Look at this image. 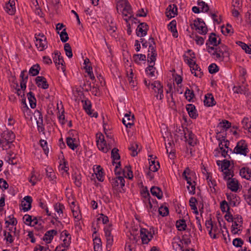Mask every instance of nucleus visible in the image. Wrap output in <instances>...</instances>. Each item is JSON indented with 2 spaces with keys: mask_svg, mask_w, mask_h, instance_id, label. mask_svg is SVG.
Instances as JSON below:
<instances>
[{
  "mask_svg": "<svg viewBox=\"0 0 251 251\" xmlns=\"http://www.w3.org/2000/svg\"><path fill=\"white\" fill-rule=\"evenodd\" d=\"M230 151L234 153L240 154L246 156L248 152L247 144L245 140H241L237 143L233 151H232L231 149H230Z\"/></svg>",
  "mask_w": 251,
  "mask_h": 251,
  "instance_id": "nucleus-1",
  "label": "nucleus"
},
{
  "mask_svg": "<svg viewBox=\"0 0 251 251\" xmlns=\"http://www.w3.org/2000/svg\"><path fill=\"white\" fill-rule=\"evenodd\" d=\"M96 138L97 139V145L99 149L103 152H107L109 150V148L104 140V135L101 133L97 134Z\"/></svg>",
  "mask_w": 251,
  "mask_h": 251,
  "instance_id": "nucleus-2",
  "label": "nucleus"
},
{
  "mask_svg": "<svg viewBox=\"0 0 251 251\" xmlns=\"http://www.w3.org/2000/svg\"><path fill=\"white\" fill-rule=\"evenodd\" d=\"M151 89L156 93L155 96L157 99L161 100L163 98V87L159 81H155L151 84Z\"/></svg>",
  "mask_w": 251,
  "mask_h": 251,
  "instance_id": "nucleus-3",
  "label": "nucleus"
},
{
  "mask_svg": "<svg viewBox=\"0 0 251 251\" xmlns=\"http://www.w3.org/2000/svg\"><path fill=\"white\" fill-rule=\"evenodd\" d=\"M54 54L55 57H57V59L54 58V62L55 63L57 69L64 72L65 71V69L64 66L65 62L63 57L61 56L60 52L58 50L54 51Z\"/></svg>",
  "mask_w": 251,
  "mask_h": 251,
  "instance_id": "nucleus-4",
  "label": "nucleus"
},
{
  "mask_svg": "<svg viewBox=\"0 0 251 251\" xmlns=\"http://www.w3.org/2000/svg\"><path fill=\"white\" fill-rule=\"evenodd\" d=\"M140 235L143 244H148L153 238V235L148 230L143 228L140 229Z\"/></svg>",
  "mask_w": 251,
  "mask_h": 251,
  "instance_id": "nucleus-5",
  "label": "nucleus"
},
{
  "mask_svg": "<svg viewBox=\"0 0 251 251\" xmlns=\"http://www.w3.org/2000/svg\"><path fill=\"white\" fill-rule=\"evenodd\" d=\"M134 115H131V112H129L128 113H126L125 115V117L122 120L123 124L127 127L128 126L131 127V126L134 125Z\"/></svg>",
  "mask_w": 251,
  "mask_h": 251,
  "instance_id": "nucleus-6",
  "label": "nucleus"
},
{
  "mask_svg": "<svg viewBox=\"0 0 251 251\" xmlns=\"http://www.w3.org/2000/svg\"><path fill=\"white\" fill-rule=\"evenodd\" d=\"M83 103V108L86 112L90 116L97 118L98 117V113L95 112L92 115V110H91V102L90 100H82Z\"/></svg>",
  "mask_w": 251,
  "mask_h": 251,
  "instance_id": "nucleus-7",
  "label": "nucleus"
},
{
  "mask_svg": "<svg viewBox=\"0 0 251 251\" xmlns=\"http://www.w3.org/2000/svg\"><path fill=\"white\" fill-rule=\"evenodd\" d=\"M38 36H41V38H38L35 37L36 38V46H39L38 48H41L40 50H43L45 49V47H47V42L46 41V38L44 35H41L39 34Z\"/></svg>",
  "mask_w": 251,
  "mask_h": 251,
  "instance_id": "nucleus-8",
  "label": "nucleus"
},
{
  "mask_svg": "<svg viewBox=\"0 0 251 251\" xmlns=\"http://www.w3.org/2000/svg\"><path fill=\"white\" fill-rule=\"evenodd\" d=\"M24 200L25 201V202L24 201H22L21 206H22V209L24 212L29 210L31 207V203L32 202V198L30 196H27L24 197Z\"/></svg>",
  "mask_w": 251,
  "mask_h": 251,
  "instance_id": "nucleus-9",
  "label": "nucleus"
},
{
  "mask_svg": "<svg viewBox=\"0 0 251 251\" xmlns=\"http://www.w3.org/2000/svg\"><path fill=\"white\" fill-rule=\"evenodd\" d=\"M35 82L38 87H41L44 89H46L49 87V84L47 81V80L44 76H37L35 78Z\"/></svg>",
  "mask_w": 251,
  "mask_h": 251,
  "instance_id": "nucleus-10",
  "label": "nucleus"
},
{
  "mask_svg": "<svg viewBox=\"0 0 251 251\" xmlns=\"http://www.w3.org/2000/svg\"><path fill=\"white\" fill-rule=\"evenodd\" d=\"M186 130L188 132V135H186V133L185 132V130H183V131L184 132V137L186 139V141L188 142L189 145L194 146L196 144V139L195 138V135L192 131H189L187 128Z\"/></svg>",
  "mask_w": 251,
  "mask_h": 251,
  "instance_id": "nucleus-11",
  "label": "nucleus"
},
{
  "mask_svg": "<svg viewBox=\"0 0 251 251\" xmlns=\"http://www.w3.org/2000/svg\"><path fill=\"white\" fill-rule=\"evenodd\" d=\"M204 98L203 102L205 106L210 107L216 104V101L212 94L208 93L206 94Z\"/></svg>",
  "mask_w": 251,
  "mask_h": 251,
  "instance_id": "nucleus-12",
  "label": "nucleus"
},
{
  "mask_svg": "<svg viewBox=\"0 0 251 251\" xmlns=\"http://www.w3.org/2000/svg\"><path fill=\"white\" fill-rule=\"evenodd\" d=\"M240 175L247 180H251V169L249 167H243L240 170Z\"/></svg>",
  "mask_w": 251,
  "mask_h": 251,
  "instance_id": "nucleus-13",
  "label": "nucleus"
},
{
  "mask_svg": "<svg viewBox=\"0 0 251 251\" xmlns=\"http://www.w3.org/2000/svg\"><path fill=\"white\" fill-rule=\"evenodd\" d=\"M186 108L191 118L196 119L198 117V115L197 113L195 105L192 104H188L186 105Z\"/></svg>",
  "mask_w": 251,
  "mask_h": 251,
  "instance_id": "nucleus-14",
  "label": "nucleus"
},
{
  "mask_svg": "<svg viewBox=\"0 0 251 251\" xmlns=\"http://www.w3.org/2000/svg\"><path fill=\"white\" fill-rule=\"evenodd\" d=\"M227 187L233 192H236L239 188L238 181L235 178L230 179L227 183Z\"/></svg>",
  "mask_w": 251,
  "mask_h": 251,
  "instance_id": "nucleus-15",
  "label": "nucleus"
},
{
  "mask_svg": "<svg viewBox=\"0 0 251 251\" xmlns=\"http://www.w3.org/2000/svg\"><path fill=\"white\" fill-rule=\"evenodd\" d=\"M5 9L9 15H14L15 12L14 0H9L8 2L6 4Z\"/></svg>",
  "mask_w": 251,
  "mask_h": 251,
  "instance_id": "nucleus-16",
  "label": "nucleus"
},
{
  "mask_svg": "<svg viewBox=\"0 0 251 251\" xmlns=\"http://www.w3.org/2000/svg\"><path fill=\"white\" fill-rule=\"evenodd\" d=\"M4 140L7 144H11L13 142L15 138V135L12 131H6V133H4Z\"/></svg>",
  "mask_w": 251,
  "mask_h": 251,
  "instance_id": "nucleus-17",
  "label": "nucleus"
},
{
  "mask_svg": "<svg viewBox=\"0 0 251 251\" xmlns=\"http://www.w3.org/2000/svg\"><path fill=\"white\" fill-rule=\"evenodd\" d=\"M166 10H169V12H171L169 14H168V12H166V16L168 18H171L174 17L177 14V8L176 4L169 5Z\"/></svg>",
  "mask_w": 251,
  "mask_h": 251,
  "instance_id": "nucleus-18",
  "label": "nucleus"
},
{
  "mask_svg": "<svg viewBox=\"0 0 251 251\" xmlns=\"http://www.w3.org/2000/svg\"><path fill=\"white\" fill-rule=\"evenodd\" d=\"M151 193L153 196L156 197L158 199H161L163 197V192L159 187L152 186L151 189Z\"/></svg>",
  "mask_w": 251,
  "mask_h": 251,
  "instance_id": "nucleus-19",
  "label": "nucleus"
},
{
  "mask_svg": "<svg viewBox=\"0 0 251 251\" xmlns=\"http://www.w3.org/2000/svg\"><path fill=\"white\" fill-rule=\"evenodd\" d=\"M176 20H173L168 25V28L169 30L172 32L173 36L175 38L178 37V33L176 29Z\"/></svg>",
  "mask_w": 251,
  "mask_h": 251,
  "instance_id": "nucleus-20",
  "label": "nucleus"
},
{
  "mask_svg": "<svg viewBox=\"0 0 251 251\" xmlns=\"http://www.w3.org/2000/svg\"><path fill=\"white\" fill-rule=\"evenodd\" d=\"M199 22H201V25L196 28L197 30H198V32L201 34L205 35L207 33L208 29L207 27L205 25L204 21L201 19H198Z\"/></svg>",
  "mask_w": 251,
  "mask_h": 251,
  "instance_id": "nucleus-21",
  "label": "nucleus"
},
{
  "mask_svg": "<svg viewBox=\"0 0 251 251\" xmlns=\"http://www.w3.org/2000/svg\"><path fill=\"white\" fill-rule=\"evenodd\" d=\"M27 97L29 102V104L31 108H34L36 106V100L34 94L29 92L27 94Z\"/></svg>",
  "mask_w": 251,
  "mask_h": 251,
  "instance_id": "nucleus-22",
  "label": "nucleus"
},
{
  "mask_svg": "<svg viewBox=\"0 0 251 251\" xmlns=\"http://www.w3.org/2000/svg\"><path fill=\"white\" fill-rule=\"evenodd\" d=\"M121 11L122 12L123 16H127L129 15V18H133L132 10L130 4H128L127 6H126V7L124 8L122 10H121Z\"/></svg>",
  "mask_w": 251,
  "mask_h": 251,
  "instance_id": "nucleus-23",
  "label": "nucleus"
},
{
  "mask_svg": "<svg viewBox=\"0 0 251 251\" xmlns=\"http://www.w3.org/2000/svg\"><path fill=\"white\" fill-rule=\"evenodd\" d=\"M176 226L179 231H184L186 229L187 225L185 220L184 219L177 221Z\"/></svg>",
  "mask_w": 251,
  "mask_h": 251,
  "instance_id": "nucleus-24",
  "label": "nucleus"
},
{
  "mask_svg": "<svg viewBox=\"0 0 251 251\" xmlns=\"http://www.w3.org/2000/svg\"><path fill=\"white\" fill-rule=\"evenodd\" d=\"M40 69V65L38 64H36L30 68L29 74L32 76H36L39 74Z\"/></svg>",
  "mask_w": 251,
  "mask_h": 251,
  "instance_id": "nucleus-25",
  "label": "nucleus"
},
{
  "mask_svg": "<svg viewBox=\"0 0 251 251\" xmlns=\"http://www.w3.org/2000/svg\"><path fill=\"white\" fill-rule=\"evenodd\" d=\"M236 44L248 54H251V45L248 46L246 44L241 42L237 41Z\"/></svg>",
  "mask_w": 251,
  "mask_h": 251,
  "instance_id": "nucleus-26",
  "label": "nucleus"
},
{
  "mask_svg": "<svg viewBox=\"0 0 251 251\" xmlns=\"http://www.w3.org/2000/svg\"><path fill=\"white\" fill-rule=\"evenodd\" d=\"M192 172L188 167H187L182 173V177L187 181L192 180L191 176L192 175Z\"/></svg>",
  "mask_w": 251,
  "mask_h": 251,
  "instance_id": "nucleus-27",
  "label": "nucleus"
},
{
  "mask_svg": "<svg viewBox=\"0 0 251 251\" xmlns=\"http://www.w3.org/2000/svg\"><path fill=\"white\" fill-rule=\"evenodd\" d=\"M118 151L119 150L116 148L113 149L111 151V157L113 159V165H114V163H116V162H115V160H119L120 159V156L118 153Z\"/></svg>",
  "mask_w": 251,
  "mask_h": 251,
  "instance_id": "nucleus-28",
  "label": "nucleus"
},
{
  "mask_svg": "<svg viewBox=\"0 0 251 251\" xmlns=\"http://www.w3.org/2000/svg\"><path fill=\"white\" fill-rule=\"evenodd\" d=\"M129 3L127 0H119L117 3V10L118 12L119 10H122L124 8L129 4Z\"/></svg>",
  "mask_w": 251,
  "mask_h": 251,
  "instance_id": "nucleus-29",
  "label": "nucleus"
},
{
  "mask_svg": "<svg viewBox=\"0 0 251 251\" xmlns=\"http://www.w3.org/2000/svg\"><path fill=\"white\" fill-rule=\"evenodd\" d=\"M75 140V138L73 139L71 137H67L66 139L67 145L73 150H75L77 147L76 144L74 143Z\"/></svg>",
  "mask_w": 251,
  "mask_h": 251,
  "instance_id": "nucleus-30",
  "label": "nucleus"
},
{
  "mask_svg": "<svg viewBox=\"0 0 251 251\" xmlns=\"http://www.w3.org/2000/svg\"><path fill=\"white\" fill-rule=\"evenodd\" d=\"M57 33L60 35V40L63 43L66 42L69 40L68 34L64 28L61 32L57 31Z\"/></svg>",
  "mask_w": 251,
  "mask_h": 251,
  "instance_id": "nucleus-31",
  "label": "nucleus"
},
{
  "mask_svg": "<svg viewBox=\"0 0 251 251\" xmlns=\"http://www.w3.org/2000/svg\"><path fill=\"white\" fill-rule=\"evenodd\" d=\"M73 178L75 179L74 183L75 185L78 187H80L81 185V176L80 174H77L75 173L73 176Z\"/></svg>",
  "mask_w": 251,
  "mask_h": 251,
  "instance_id": "nucleus-32",
  "label": "nucleus"
},
{
  "mask_svg": "<svg viewBox=\"0 0 251 251\" xmlns=\"http://www.w3.org/2000/svg\"><path fill=\"white\" fill-rule=\"evenodd\" d=\"M215 50H216L217 52H219L221 53L223 55H224L225 53L228 52V48L224 44H221L220 46L215 48Z\"/></svg>",
  "mask_w": 251,
  "mask_h": 251,
  "instance_id": "nucleus-33",
  "label": "nucleus"
},
{
  "mask_svg": "<svg viewBox=\"0 0 251 251\" xmlns=\"http://www.w3.org/2000/svg\"><path fill=\"white\" fill-rule=\"evenodd\" d=\"M138 148V145L134 143L130 145V147L128 148V149L132 151L131 155L132 156H135L138 154V151H137Z\"/></svg>",
  "mask_w": 251,
  "mask_h": 251,
  "instance_id": "nucleus-34",
  "label": "nucleus"
},
{
  "mask_svg": "<svg viewBox=\"0 0 251 251\" xmlns=\"http://www.w3.org/2000/svg\"><path fill=\"white\" fill-rule=\"evenodd\" d=\"M64 50L65 51L66 55L71 58L73 56L72 50L70 45L69 43H65L64 45Z\"/></svg>",
  "mask_w": 251,
  "mask_h": 251,
  "instance_id": "nucleus-35",
  "label": "nucleus"
},
{
  "mask_svg": "<svg viewBox=\"0 0 251 251\" xmlns=\"http://www.w3.org/2000/svg\"><path fill=\"white\" fill-rule=\"evenodd\" d=\"M186 99L189 101H191L192 99L194 97L195 94L193 90H190L189 88H187L184 93Z\"/></svg>",
  "mask_w": 251,
  "mask_h": 251,
  "instance_id": "nucleus-36",
  "label": "nucleus"
},
{
  "mask_svg": "<svg viewBox=\"0 0 251 251\" xmlns=\"http://www.w3.org/2000/svg\"><path fill=\"white\" fill-rule=\"evenodd\" d=\"M146 55L143 54H134L133 56L134 61L138 64L139 63L140 61L146 60Z\"/></svg>",
  "mask_w": 251,
  "mask_h": 251,
  "instance_id": "nucleus-37",
  "label": "nucleus"
},
{
  "mask_svg": "<svg viewBox=\"0 0 251 251\" xmlns=\"http://www.w3.org/2000/svg\"><path fill=\"white\" fill-rule=\"evenodd\" d=\"M198 4L199 6L201 7L202 12H207L209 9L208 4L203 1H200L199 0L198 1Z\"/></svg>",
  "mask_w": 251,
  "mask_h": 251,
  "instance_id": "nucleus-38",
  "label": "nucleus"
},
{
  "mask_svg": "<svg viewBox=\"0 0 251 251\" xmlns=\"http://www.w3.org/2000/svg\"><path fill=\"white\" fill-rule=\"evenodd\" d=\"M208 42L213 46L217 47V38L216 37V34L211 33L209 37Z\"/></svg>",
  "mask_w": 251,
  "mask_h": 251,
  "instance_id": "nucleus-39",
  "label": "nucleus"
},
{
  "mask_svg": "<svg viewBox=\"0 0 251 251\" xmlns=\"http://www.w3.org/2000/svg\"><path fill=\"white\" fill-rule=\"evenodd\" d=\"M148 30H145V29L138 25L136 29V34L139 37H143L147 35Z\"/></svg>",
  "mask_w": 251,
  "mask_h": 251,
  "instance_id": "nucleus-40",
  "label": "nucleus"
},
{
  "mask_svg": "<svg viewBox=\"0 0 251 251\" xmlns=\"http://www.w3.org/2000/svg\"><path fill=\"white\" fill-rule=\"evenodd\" d=\"M158 212L160 215L165 217L169 214V209L167 207L161 206L158 209Z\"/></svg>",
  "mask_w": 251,
  "mask_h": 251,
  "instance_id": "nucleus-41",
  "label": "nucleus"
},
{
  "mask_svg": "<svg viewBox=\"0 0 251 251\" xmlns=\"http://www.w3.org/2000/svg\"><path fill=\"white\" fill-rule=\"evenodd\" d=\"M106 238V249L108 251H110L111 247L113 244V237L110 234L109 236H105Z\"/></svg>",
  "mask_w": 251,
  "mask_h": 251,
  "instance_id": "nucleus-42",
  "label": "nucleus"
},
{
  "mask_svg": "<svg viewBox=\"0 0 251 251\" xmlns=\"http://www.w3.org/2000/svg\"><path fill=\"white\" fill-rule=\"evenodd\" d=\"M98 169V172L96 173V177L97 179L100 181H103V172H102V168H101L100 166H98L97 167Z\"/></svg>",
  "mask_w": 251,
  "mask_h": 251,
  "instance_id": "nucleus-43",
  "label": "nucleus"
},
{
  "mask_svg": "<svg viewBox=\"0 0 251 251\" xmlns=\"http://www.w3.org/2000/svg\"><path fill=\"white\" fill-rule=\"evenodd\" d=\"M43 240L47 243H50L53 239V236L50 233V231L46 232L43 238Z\"/></svg>",
  "mask_w": 251,
  "mask_h": 251,
  "instance_id": "nucleus-44",
  "label": "nucleus"
},
{
  "mask_svg": "<svg viewBox=\"0 0 251 251\" xmlns=\"http://www.w3.org/2000/svg\"><path fill=\"white\" fill-rule=\"evenodd\" d=\"M99 221H102L103 224H106L109 222V219L107 216L103 214H100V217L97 219V225H98V222Z\"/></svg>",
  "mask_w": 251,
  "mask_h": 251,
  "instance_id": "nucleus-45",
  "label": "nucleus"
},
{
  "mask_svg": "<svg viewBox=\"0 0 251 251\" xmlns=\"http://www.w3.org/2000/svg\"><path fill=\"white\" fill-rule=\"evenodd\" d=\"M184 61L187 62L191 69H192L196 64L195 61H193L191 58H189L186 55H183Z\"/></svg>",
  "mask_w": 251,
  "mask_h": 251,
  "instance_id": "nucleus-46",
  "label": "nucleus"
},
{
  "mask_svg": "<svg viewBox=\"0 0 251 251\" xmlns=\"http://www.w3.org/2000/svg\"><path fill=\"white\" fill-rule=\"evenodd\" d=\"M208 71L210 74H213L219 71V68L216 64L212 63L208 67Z\"/></svg>",
  "mask_w": 251,
  "mask_h": 251,
  "instance_id": "nucleus-47",
  "label": "nucleus"
},
{
  "mask_svg": "<svg viewBox=\"0 0 251 251\" xmlns=\"http://www.w3.org/2000/svg\"><path fill=\"white\" fill-rule=\"evenodd\" d=\"M24 222L25 224L31 226V223L32 222V219L31 216L26 214L23 218Z\"/></svg>",
  "mask_w": 251,
  "mask_h": 251,
  "instance_id": "nucleus-48",
  "label": "nucleus"
},
{
  "mask_svg": "<svg viewBox=\"0 0 251 251\" xmlns=\"http://www.w3.org/2000/svg\"><path fill=\"white\" fill-rule=\"evenodd\" d=\"M99 242H101L100 239V238H95L94 242V249L95 251H101V248Z\"/></svg>",
  "mask_w": 251,
  "mask_h": 251,
  "instance_id": "nucleus-49",
  "label": "nucleus"
},
{
  "mask_svg": "<svg viewBox=\"0 0 251 251\" xmlns=\"http://www.w3.org/2000/svg\"><path fill=\"white\" fill-rule=\"evenodd\" d=\"M229 206H227V209L226 211V214L225 216V218L226 220L228 222H233V217L232 215L231 214V213L229 212Z\"/></svg>",
  "mask_w": 251,
  "mask_h": 251,
  "instance_id": "nucleus-50",
  "label": "nucleus"
},
{
  "mask_svg": "<svg viewBox=\"0 0 251 251\" xmlns=\"http://www.w3.org/2000/svg\"><path fill=\"white\" fill-rule=\"evenodd\" d=\"M27 72L26 70L22 71L20 74V82L26 83L28 79V75H25V74Z\"/></svg>",
  "mask_w": 251,
  "mask_h": 251,
  "instance_id": "nucleus-51",
  "label": "nucleus"
},
{
  "mask_svg": "<svg viewBox=\"0 0 251 251\" xmlns=\"http://www.w3.org/2000/svg\"><path fill=\"white\" fill-rule=\"evenodd\" d=\"M150 54H148V62L150 64H155V61L156 60V57L157 56V53L156 51L151 52V55L150 57H149Z\"/></svg>",
  "mask_w": 251,
  "mask_h": 251,
  "instance_id": "nucleus-52",
  "label": "nucleus"
},
{
  "mask_svg": "<svg viewBox=\"0 0 251 251\" xmlns=\"http://www.w3.org/2000/svg\"><path fill=\"white\" fill-rule=\"evenodd\" d=\"M232 244L236 247H241L244 244V241L241 238H235L233 240Z\"/></svg>",
  "mask_w": 251,
  "mask_h": 251,
  "instance_id": "nucleus-53",
  "label": "nucleus"
},
{
  "mask_svg": "<svg viewBox=\"0 0 251 251\" xmlns=\"http://www.w3.org/2000/svg\"><path fill=\"white\" fill-rule=\"evenodd\" d=\"M54 209L58 214H63V209H64L63 204L58 203L54 205Z\"/></svg>",
  "mask_w": 251,
  "mask_h": 251,
  "instance_id": "nucleus-54",
  "label": "nucleus"
},
{
  "mask_svg": "<svg viewBox=\"0 0 251 251\" xmlns=\"http://www.w3.org/2000/svg\"><path fill=\"white\" fill-rule=\"evenodd\" d=\"M229 166V161L226 159H224L222 161V163L221 164L222 172H224V170H228Z\"/></svg>",
  "mask_w": 251,
  "mask_h": 251,
  "instance_id": "nucleus-55",
  "label": "nucleus"
},
{
  "mask_svg": "<svg viewBox=\"0 0 251 251\" xmlns=\"http://www.w3.org/2000/svg\"><path fill=\"white\" fill-rule=\"evenodd\" d=\"M218 126L223 127L226 129L229 128L231 126V123L228 121L223 120L219 124Z\"/></svg>",
  "mask_w": 251,
  "mask_h": 251,
  "instance_id": "nucleus-56",
  "label": "nucleus"
},
{
  "mask_svg": "<svg viewBox=\"0 0 251 251\" xmlns=\"http://www.w3.org/2000/svg\"><path fill=\"white\" fill-rule=\"evenodd\" d=\"M141 194L142 196L146 199V201L149 200V199H151L150 193L147 187H146L145 189L143 190V191L141 192Z\"/></svg>",
  "mask_w": 251,
  "mask_h": 251,
  "instance_id": "nucleus-57",
  "label": "nucleus"
},
{
  "mask_svg": "<svg viewBox=\"0 0 251 251\" xmlns=\"http://www.w3.org/2000/svg\"><path fill=\"white\" fill-rule=\"evenodd\" d=\"M197 202V199L194 197H191L189 200V205L192 210H196L197 206L196 203Z\"/></svg>",
  "mask_w": 251,
  "mask_h": 251,
  "instance_id": "nucleus-58",
  "label": "nucleus"
},
{
  "mask_svg": "<svg viewBox=\"0 0 251 251\" xmlns=\"http://www.w3.org/2000/svg\"><path fill=\"white\" fill-rule=\"evenodd\" d=\"M40 144L41 146L42 147V148L44 150V152L46 154L48 155L49 153V149L47 148V142L46 141L44 140H40Z\"/></svg>",
  "mask_w": 251,
  "mask_h": 251,
  "instance_id": "nucleus-59",
  "label": "nucleus"
},
{
  "mask_svg": "<svg viewBox=\"0 0 251 251\" xmlns=\"http://www.w3.org/2000/svg\"><path fill=\"white\" fill-rule=\"evenodd\" d=\"M207 173V176L206 177V179L209 183V185L210 187H213L214 188V187L216 185V181L212 179V177L209 176V174Z\"/></svg>",
  "mask_w": 251,
  "mask_h": 251,
  "instance_id": "nucleus-60",
  "label": "nucleus"
},
{
  "mask_svg": "<svg viewBox=\"0 0 251 251\" xmlns=\"http://www.w3.org/2000/svg\"><path fill=\"white\" fill-rule=\"evenodd\" d=\"M71 236H69V238H65L63 240V243L61 244V246L64 248H68L71 243Z\"/></svg>",
  "mask_w": 251,
  "mask_h": 251,
  "instance_id": "nucleus-61",
  "label": "nucleus"
},
{
  "mask_svg": "<svg viewBox=\"0 0 251 251\" xmlns=\"http://www.w3.org/2000/svg\"><path fill=\"white\" fill-rule=\"evenodd\" d=\"M47 176L50 178V180H53L54 178L55 175L54 173L53 172V170L51 168H49L46 170Z\"/></svg>",
  "mask_w": 251,
  "mask_h": 251,
  "instance_id": "nucleus-62",
  "label": "nucleus"
},
{
  "mask_svg": "<svg viewBox=\"0 0 251 251\" xmlns=\"http://www.w3.org/2000/svg\"><path fill=\"white\" fill-rule=\"evenodd\" d=\"M4 235L5 236V239L7 242L11 243L13 242L12 236L10 233L7 232L6 231L4 232Z\"/></svg>",
  "mask_w": 251,
  "mask_h": 251,
  "instance_id": "nucleus-63",
  "label": "nucleus"
},
{
  "mask_svg": "<svg viewBox=\"0 0 251 251\" xmlns=\"http://www.w3.org/2000/svg\"><path fill=\"white\" fill-rule=\"evenodd\" d=\"M160 167L159 163L158 162H156V165H150L149 167V169L151 171L153 172H155L158 171V169Z\"/></svg>",
  "mask_w": 251,
  "mask_h": 251,
  "instance_id": "nucleus-64",
  "label": "nucleus"
}]
</instances>
